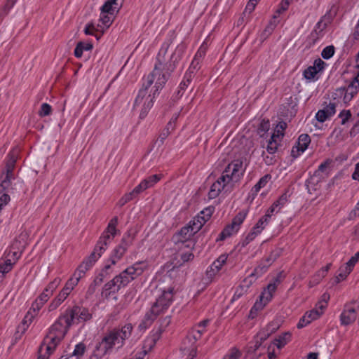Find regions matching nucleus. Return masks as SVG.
<instances>
[{
  "mask_svg": "<svg viewBox=\"0 0 359 359\" xmlns=\"http://www.w3.org/2000/svg\"><path fill=\"white\" fill-rule=\"evenodd\" d=\"M169 45L163 48L158 52L154 69L144 81L142 88L139 90L137 95L144 99L147 94L148 89L155 83L152 95H149L147 101L149 98H155L160 91L163 88L167 81L169 80L171 74L175 71L179 62L182 60L185 47L183 44L177 46L175 50L171 55L169 60L165 62V55L167 53Z\"/></svg>",
  "mask_w": 359,
  "mask_h": 359,
  "instance_id": "obj_1",
  "label": "nucleus"
},
{
  "mask_svg": "<svg viewBox=\"0 0 359 359\" xmlns=\"http://www.w3.org/2000/svg\"><path fill=\"white\" fill-rule=\"evenodd\" d=\"M174 293V287H170L167 290H163L150 310L146 313L140 327L146 328L150 326L159 315L164 313L172 304Z\"/></svg>",
  "mask_w": 359,
  "mask_h": 359,
  "instance_id": "obj_2",
  "label": "nucleus"
},
{
  "mask_svg": "<svg viewBox=\"0 0 359 359\" xmlns=\"http://www.w3.org/2000/svg\"><path fill=\"white\" fill-rule=\"evenodd\" d=\"M140 265V262H136L114 277L120 289L126 287L131 281L143 273L144 269Z\"/></svg>",
  "mask_w": 359,
  "mask_h": 359,
  "instance_id": "obj_3",
  "label": "nucleus"
},
{
  "mask_svg": "<svg viewBox=\"0 0 359 359\" xmlns=\"http://www.w3.org/2000/svg\"><path fill=\"white\" fill-rule=\"evenodd\" d=\"M191 222L189 224L183 226L178 232L174 234L172 236V241L175 243H188L185 246L187 248H194L195 243L191 241V238L200 230L199 227H194L191 226Z\"/></svg>",
  "mask_w": 359,
  "mask_h": 359,
  "instance_id": "obj_4",
  "label": "nucleus"
},
{
  "mask_svg": "<svg viewBox=\"0 0 359 359\" xmlns=\"http://www.w3.org/2000/svg\"><path fill=\"white\" fill-rule=\"evenodd\" d=\"M134 237L130 232L126 233L120 243L113 250L109 261L111 266L116 264L123 256L125 252L127 251L128 247L132 245Z\"/></svg>",
  "mask_w": 359,
  "mask_h": 359,
  "instance_id": "obj_5",
  "label": "nucleus"
},
{
  "mask_svg": "<svg viewBox=\"0 0 359 359\" xmlns=\"http://www.w3.org/2000/svg\"><path fill=\"white\" fill-rule=\"evenodd\" d=\"M65 312L72 325L88 321L93 317L88 309L78 305L67 308Z\"/></svg>",
  "mask_w": 359,
  "mask_h": 359,
  "instance_id": "obj_6",
  "label": "nucleus"
},
{
  "mask_svg": "<svg viewBox=\"0 0 359 359\" xmlns=\"http://www.w3.org/2000/svg\"><path fill=\"white\" fill-rule=\"evenodd\" d=\"M283 253V249L276 248L273 250L269 256L262 259L259 265L254 269V271L250 275V277L260 276L268 270L269 267L278 259Z\"/></svg>",
  "mask_w": 359,
  "mask_h": 359,
  "instance_id": "obj_7",
  "label": "nucleus"
},
{
  "mask_svg": "<svg viewBox=\"0 0 359 359\" xmlns=\"http://www.w3.org/2000/svg\"><path fill=\"white\" fill-rule=\"evenodd\" d=\"M69 319L65 311L59 316L54 324L50 326L48 333L64 339L69 329L72 325V322L68 320Z\"/></svg>",
  "mask_w": 359,
  "mask_h": 359,
  "instance_id": "obj_8",
  "label": "nucleus"
},
{
  "mask_svg": "<svg viewBox=\"0 0 359 359\" xmlns=\"http://www.w3.org/2000/svg\"><path fill=\"white\" fill-rule=\"evenodd\" d=\"M247 213L241 211L239 212L232 219L230 224L227 225L219 233V236L217 241H224L226 238L231 236L233 233L238 231L240 225L243 222Z\"/></svg>",
  "mask_w": 359,
  "mask_h": 359,
  "instance_id": "obj_9",
  "label": "nucleus"
},
{
  "mask_svg": "<svg viewBox=\"0 0 359 359\" xmlns=\"http://www.w3.org/2000/svg\"><path fill=\"white\" fill-rule=\"evenodd\" d=\"M355 302L347 303L344 305L343 311L340 315V323L341 325L347 326L352 324L358 316V311L353 306Z\"/></svg>",
  "mask_w": 359,
  "mask_h": 359,
  "instance_id": "obj_10",
  "label": "nucleus"
},
{
  "mask_svg": "<svg viewBox=\"0 0 359 359\" xmlns=\"http://www.w3.org/2000/svg\"><path fill=\"white\" fill-rule=\"evenodd\" d=\"M112 271H111V265L106 264L98 275L95 278L93 283L89 285L86 294L90 296L93 294L97 286H100L104 281V279L109 276Z\"/></svg>",
  "mask_w": 359,
  "mask_h": 359,
  "instance_id": "obj_11",
  "label": "nucleus"
},
{
  "mask_svg": "<svg viewBox=\"0 0 359 359\" xmlns=\"http://www.w3.org/2000/svg\"><path fill=\"white\" fill-rule=\"evenodd\" d=\"M62 339L63 338L48 333L39 346L40 352L43 350V346H46L45 349L47 353L51 354Z\"/></svg>",
  "mask_w": 359,
  "mask_h": 359,
  "instance_id": "obj_12",
  "label": "nucleus"
},
{
  "mask_svg": "<svg viewBox=\"0 0 359 359\" xmlns=\"http://www.w3.org/2000/svg\"><path fill=\"white\" fill-rule=\"evenodd\" d=\"M311 142V137L307 134H302L299 135L296 145L292 147V156L294 158L298 157L302 153H303L308 147Z\"/></svg>",
  "mask_w": 359,
  "mask_h": 359,
  "instance_id": "obj_13",
  "label": "nucleus"
},
{
  "mask_svg": "<svg viewBox=\"0 0 359 359\" xmlns=\"http://www.w3.org/2000/svg\"><path fill=\"white\" fill-rule=\"evenodd\" d=\"M243 161L241 159L233 160L224 169V172H229L231 177L236 182L239 180L241 176L243 175L244 170H242Z\"/></svg>",
  "mask_w": 359,
  "mask_h": 359,
  "instance_id": "obj_14",
  "label": "nucleus"
},
{
  "mask_svg": "<svg viewBox=\"0 0 359 359\" xmlns=\"http://www.w3.org/2000/svg\"><path fill=\"white\" fill-rule=\"evenodd\" d=\"M359 90V80L358 78H353L351 82L346 87V90L344 93L342 101L344 103H348Z\"/></svg>",
  "mask_w": 359,
  "mask_h": 359,
  "instance_id": "obj_15",
  "label": "nucleus"
},
{
  "mask_svg": "<svg viewBox=\"0 0 359 359\" xmlns=\"http://www.w3.org/2000/svg\"><path fill=\"white\" fill-rule=\"evenodd\" d=\"M336 104L335 103H329V104L325 106L322 109L318 111L316 114V119L323 123L327 118L333 116L336 112Z\"/></svg>",
  "mask_w": 359,
  "mask_h": 359,
  "instance_id": "obj_16",
  "label": "nucleus"
},
{
  "mask_svg": "<svg viewBox=\"0 0 359 359\" xmlns=\"http://www.w3.org/2000/svg\"><path fill=\"white\" fill-rule=\"evenodd\" d=\"M228 255H221L213 263L208 267L206 274L209 278H212L219 271L223 265L226 262Z\"/></svg>",
  "mask_w": 359,
  "mask_h": 359,
  "instance_id": "obj_17",
  "label": "nucleus"
},
{
  "mask_svg": "<svg viewBox=\"0 0 359 359\" xmlns=\"http://www.w3.org/2000/svg\"><path fill=\"white\" fill-rule=\"evenodd\" d=\"M118 224V217H114L109 222L107 228L103 231L100 237L111 241L117 233L116 225Z\"/></svg>",
  "mask_w": 359,
  "mask_h": 359,
  "instance_id": "obj_18",
  "label": "nucleus"
},
{
  "mask_svg": "<svg viewBox=\"0 0 359 359\" xmlns=\"http://www.w3.org/2000/svg\"><path fill=\"white\" fill-rule=\"evenodd\" d=\"M120 287L116 281L115 278L105 283L102 287V296L109 299L111 294H116L120 290Z\"/></svg>",
  "mask_w": 359,
  "mask_h": 359,
  "instance_id": "obj_19",
  "label": "nucleus"
},
{
  "mask_svg": "<svg viewBox=\"0 0 359 359\" xmlns=\"http://www.w3.org/2000/svg\"><path fill=\"white\" fill-rule=\"evenodd\" d=\"M29 311L27 314L25 316L24 319L22 320V323L18 326L17 330L15 333V339H19L21 338L22 335L25 334V332L27 331L29 323L32 322L33 316L29 315Z\"/></svg>",
  "mask_w": 359,
  "mask_h": 359,
  "instance_id": "obj_20",
  "label": "nucleus"
},
{
  "mask_svg": "<svg viewBox=\"0 0 359 359\" xmlns=\"http://www.w3.org/2000/svg\"><path fill=\"white\" fill-rule=\"evenodd\" d=\"M132 330L133 326L130 323L125 325L121 330H113V332L117 337L118 341H119V339L121 340V346L123 345V341L130 336Z\"/></svg>",
  "mask_w": 359,
  "mask_h": 359,
  "instance_id": "obj_21",
  "label": "nucleus"
},
{
  "mask_svg": "<svg viewBox=\"0 0 359 359\" xmlns=\"http://www.w3.org/2000/svg\"><path fill=\"white\" fill-rule=\"evenodd\" d=\"M271 178L269 175H266L261 177L257 183L252 188L250 192V196H252V199L257 196L260 189L265 187L268 180Z\"/></svg>",
  "mask_w": 359,
  "mask_h": 359,
  "instance_id": "obj_22",
  "label": "nucleus"
},
{
  "mask_svg": "<svg viewBox=\"0 0 359 359\" xmlns=\"http://www.w3.org/2000/svg\"><path fill=\"white\" fill-rule=\"evenodd\" d=\"M93 48V43L90 42L85 43L79 41L74 49V56L77 58L81 57L84 50H91Z\"/></svg>",
  "mask_w": 359,
  "mask_h": 359,
  "instance_id": "obj_23",
  "label": "nucleus"
},
{
  "mask_svg": "<svg viewBox=\"0 0 359 359\" xmlns=\"http://www.w3.org/2000/svg\"><path fill=\"white\" fill-rule=\"evenodd\" d=\"M265 293H262V294L260 295V299L259 301H257L255 304L253 305V306L251 308L250 311V313H249V318H251V319H253L255 318L257 315V312L260 310H262L264 306L266 305V304L267 302H266L264 300V294Z\"/></svg>",
  "mask_w": 359,
  "mask_h": 359,
  "instance_id": "obj_24",
  "label": "nucleus"
},
{
  "mask_svg": "<svg viewBox=\"0 0 359 359\" xmlns=\"http://www.w3.org/2000/svg\"><path fill=\"white\" fill-rule=\"evenodd\" d=\"M86 346L85 344H83V342L79 343L78 344H76L75 346V348H74L72 353L71 355H69V357L62 355L60 357V359H69V358H72V357H76V359H79L80 358H81L83 355V354L86 352Z\"/></svg>",
  "mask_w": 359,
  "mask_h": 359,
  "instance_id": "obj_25",
  "label": "nucleus"
},
{
  "mask_svg": "<svg viewBox=\"0 0 359 359\" xmlns=\"http://www.w3.org/2000/svg\"><path fill=\"white\" fill-rule=\"evenodd\" d=\"M0 183V194H7L10 195L13 192L14 188L13 187V180L1 177Z\"/></svg>",
  "mask_w": 359,
  "mask_h": 359,
  "instance_id": "obj_26",
  "label": "nucleus"
},
{
  "mask_svg": "<svg viewBox=\"0 0 359 359\" xmlns=\"http://www.w3.org/2000/svg\"><path fill=\"white\" fill-rule=\"evenodd\" d=\"M101 342L104 344V345L108 348V350H111L116 343L119 344L120 342L117 340V337L116 334L111 331L109 334L104 336Z\"/></svg>",
  "mask_w": 359,
  "mask_h": 359,
  "instance_id": "obj_27",
  "label": "nucleus"
},
{
  "mask_svg": "<svg viewBox=\"0 0 359 359\" xmlns=\"http://www.w3.org/2000/svg\"><path fill=\"white\" fill-rule=\"evenodd\" d=\"M18 151L17 149H13L8 153L5 168L14 170L18 158Z\"/></svg>",
  "mask_w": 359,
  "mask_h": 359,
  "instance_id": "obj_28",
  "label": "nucleus"
},
{
  "mask_svg": "<svg viewBox=\"0 0 359 359\" xmlns=\"http://www.w3.org/2000/svg\"><path fill=\"white\" fill-rule=\"evenodd\" d=\"M109 351L104 344L100 341L96 344L92 357L96 359H101Z\"/></svg>",
  "mask_w": 359,
  "mask_h": 359,
  "instance_id": "obj_29",
  "label": "nucleus"
},
{
  "mask_svg": "<svg viewBox=\"0 0 359 359\" xmlns=\"http://www.w3.org/2000/svg\"><path fill=\"white\" fill-rule=\"evenodd\" d=\"M117 0H107L100 10L102 13H109L110 15L114 14V11L116 8Z\"/></svg>",
  "mask_w": 359,
  "mask_h": 359,
  "instance_id": "obj_30",
  "label": "nucleus"
},
{
  "mask_svg": "<svg viewBox=\"0 0 359 359\" xmlns=\"http://www.w3.org/2000/svg\"><path fill=\"white\" fill-rule=\"evenodd\" d=\"M173 129L172 123L171 121H169L165 127V128L160 133L158 139L156 141V144H158V147H161L163 144L164 140L167 138V137L170 134V130Z\"/></svg>",
  "mask_w": 359,
  "mask_h": 359,
  "instance_id": "obj_31",
  "label": "nucleus"
},
{
  "mask_svg": "<svg viewBox=\"0 0 359 359\" xmlns=\"http://www.w3.org/2000/svg\"><path fill=\"white\" fill-rule=\"evenodd\" d=\"M224 188V184H219V182H214L210 187V189L208 192V197L210 199L215 198L217 197L221 191Z\"/></svg>",
  "mask_w": 359,
  "mask_h": 359,
  "instance_id": "obj_32",
  "label": "nucleus"
},
{
  "mask_svg": "<svg viewBox=\"0 0 359 359\" xmlns=\"http://www.w3.org/2000/svg\"><path fill=\"white\" fill-rule=\"evenodd\" d=\"M111 243L110 241L100 237L97 242L94 250L97 252L98 255L101 257L102 254L106 250L107 246Z\"/></svg>",
  "mask_w": 359,
  "mask_h": 359,
  "instance_id": "obj_33",
  "label": "nucleus"
},
{
  "mask_svg": "<svg viewBox=\"0 0 359 359\" xmlns=\"http://www.w3.org/2000/svg\"><path fill=\"white\" fill-rule=\"evenodd\" d=\"M69 294L65 292L64 290H62L57 297L51 303L50 306L51 309H55L59 305L62 304V302L65 301Z\"/></svg>",
  "mask_w": 359,
  "mask_h": 359,
  "instance_id": "obj_34",
  "label": "nucleus"
},
{
  "mask_svg": "<svg viewBox=\"0 0 359 359\" xmlns=\"http://www.w3.org/2000/svg\"><path fill=\"white\" fill-rule=\"evenodd\" d=\"M276 283H270L268 285L266 289L262 292L265 293L264 294V300L266 302H269L273 296V292H274L276 290Z\"/></svg>",
  "mask_w": 359,
  "mask_h": 359,
  "instance_id": "obj_35",
  "label": "nucleus"
},
{
  "mask_svg": "<svg viewBox=\"0 0 359 359\" xmlns=\"http://www.w3.org/2000/svg\"><path fill=\"white\" fill-rule=\"evenodd\" d=\"M200 69V63L192 60L189 69L185 73V77L189 80L190 78H194L197 70Z\"/></svg>",
  "mask_w": 359,
  "mask_h": 359,
  "instance_id": "obj_36",
  "label": "nucleus"
},
{
  "mask_svg": "<svg viewBox=\"0 0 359 359\" xmlns=\"http://www.w3.org/2000/svg\"><path fill=\"white\" fill-rule=\"evenodd\" d=\"M352 271L350 269V268H347L346 266H342L339 268V273L336 276V283H339L341 280H344L346 278L348 275Z\"/></svg>",
  "mask_w": 359,
  "mask_h": 359,
  "instance_id": "obj_37",
  "label": "nucleus"
},
{
  "mask_svg": "<svg viewBox=\"0 0 359 359\" xmlns=\"http://www.w3.org/2000/svg\"><path fill=\"white\" fill-rule=\"evenodd\" d=\"M291 334L290 332H285L283 334L280 335L278 339H276L277 348H283L288 341L291 339Z\"/></svg>",
  "mask_w": 359,
  "mask_h": 359,
  "instance_id": "obj_38",
  "label": "nucleus"
},
{
  "mask_svg": "<svg viewBox=\"0 0 359 359\" xmlns=\"http://www.w3.org/2000/svg\"><path fill=\"white\" fill-rule=\"evenodd\" d=\"M323 313V310H320L318 307L316 306L315 309L307 311L305 313L306 317L309 318L308 320H309L311 323L318 319Z\"/></svg>",
  "mask_w": 359,
  "mask_h": 359,
  "instance_id": "obj_39",
  "label": "nucleus"
},
{
  "mask_svg": "<svg viewBox=\"0 0 359 359\" xmlns=\"http://www.w3.org/2000/svg\"><path fill=\"white\" fill-rule=\"evenodd\" d=\"M269 128H270L269 121L262 119L257 128V133L259 135L260 137H262L269 130Z\"/></svg>",
  "mask_w": 359,
  "mask_h": 359,
  "instance_id": "obj_40",
  "label": "nucleus"
},
{
  "mask_svg": "<svg viewBox=\"0 0 359 359\" xmlns=\"http://www.w3.org/2000/svg\"><path fill=\"white\" fill-rule=\"evenodd\" d=\"M13 265V263L9 259L0 262V273H2V276L11 271Z\"/></svg>",
  "mask_w": 359,
  "mask_h": 359,
  "instance_id": "obj_41",
  "label": "nucleus"
},
{
  "mask_svg": "<svg viewBox=\"0 0 359 359\" xmlns=\"http://www.w3.org/2000/svg\"><path fill=\"white\" fill-rule=\"evenodd\" d=\"M79 280L80 279L78 278L76 276H74L69 278L66 283L62 290H64L65 292L69 294L71 291L74 289V287L78 284Z\"/></svg>",
  "mask_w": 359,
  "mask_h": 359,
  "instance_id": "obj_42",
  "label": "nucleus"
},
{
  "mask_svg": "<svg viewBox=\"0 0 359 359\" xmlns=\"http://www.w3.org/2000/svg\"><path fill=\"white\" fill-rule=\"evenodd\" d=\"M154 104V100L153 98H150L149 100H147L146 102L144 103V105L142 108V110L140 114V118L141 119L144 118L150 109L153 107Z\"/></svg>",
  "mask_w": 359,
  "mask_h": 359,
  "instance_id": "obj_43",
  "label": "nucleus"
},
{
  "mask_svg": "<svg viewBox=\"0 0 359 359\" xmlns=\"http://www.w3.org/2000/svg\"><path fill=\"white\" fill-rule=\"evenodd\" d=\"M277 149V140H275V135H271L270 140H269L266 150L269 154H273L276 152Z\"/></svg>",
  "mask_w": 359,
  "mask_h": 359,
  "instance_id": "obj_44",
  "label": "nucleus"
},
{
  "mask_svg": "<svg viewBox=\"0 0 359 359\" xmlns=\"http://www.w3.org/2000/svg\"><path fill=\"white\" fill-rule=\"evenodd\" d=\"M318 72L315 69L314 67L309 66L303 72L304 77L309 81H311L315 79L316 76Z\"/></svg>",
  "mask_w": 359,
  "mask_h": 359,
  "instance_id": "obj_45",
  "label": "nucleus"
},
{
  "mask_svg": "<svg viewBox=\"0 0 359 359\" xmlns=\"http://www.w3.org/2000/svg\"><path fill=\"white\" fill-rule=\"evenodd\" d=\"M102 27L99 25L95 27L93 23H88L84 28V33L86 35H93L95 34V32H100Z\"/></svg>",
  "mask_w": 359,
  "mask_h": 359,
  "instance_id": "obj_46",
  "label": "nucleus"
},
{
  "mask_svg": "<svg viewBox=\"0 0 359 359\" xmlns=\"http://www.w3.org/2000/svg\"><path fill=\"white\" fill-rule=\"evenodd\" d=\"M89 269L90 268L82 262L74 272V276L81 279Z\"/></svg>",
  "mask_w": 359,
  "mask_h": 359,
  "instance_id": "obj_47",
  "label": "nucleus"
},
{
  "mask_svg": "<svg viewBox=\"0 0 359 359\" xmlns=\"http://www.w3.org/2000/svg\"><path fill=\"white\" fill-rule=\"evenodd\" d=\"M334 47L333 46H326L321 52V56L325 60L331 58L334 53Z\"/></svg>",
  "mask_w": 359,
  "mask_h": 359,
  "instance_id": "obj_48",
  "label": "nucleus"
},
{
  "mask_svg": "<svg viewBox=\"0 0 359 359\" xmlns=\"http://www.w3.org/2000/svg\"><path fill=\"white\" fill-rule=\"evenodd\" d=\"M52 112V107L48 103H43L41 106L40 110L39 111V115L41 117L48 116Z\"/></svg>",
  "mask_w": 359,
  "mask_h": 359,
  "instance_id": "obj_49",
  "label": "nucleus"
},
{
  "mask_svg": "<svg viewBox=\"0 0 359 359\" xmlns=\"http://www.w3.org/2000/svg\"><path fill=\"white\" fill-rule=\"evenodd\" d=\"M241 355V352L238 349L233 348L224 355L223 359H239Z\"/></svg>",
  "mask_w": 359,
  "mask_h": 359,
  "instance_id": "obj_50",
  "label": "nucleus"
},
{
  "mask_svg": "<svg viewBox=\"0 0 359 359\" xmlns=\"http://www.w3.org/2000/svg\"><path fill=\"white\" fill-rule=\"evenodd\" d=\"M135 198V195L132 193V191H130L129 193L126 194L124 196H123L118 201L117 205L120 207H122L126 203L132 201Z\"/></svg>",
  "mask_w": 359,
  "mask_h": 359,
  "instance_id": "obj_51",
  "label": "nucleus"
},
{
  "mask_svg": "<svg viewBox=\"0 0 359 359\" xmlns=\"http://www.w3.org/2000/svg\"><path fill=\"white\" fill-rule=\"evenodd\" d=\"M346 90V87H341L337 88L332 94V97L334 100H337V102L342 100L344 93Z\"/></svg>",
  "mask_w": 359,
  "mask_h": 359,
  "instance_id": "obj_52",
  "label": "nucleus"
},
{
  "mask_svg": "<svg viewBox=\"0 0 359 359\" xmlns=\"http://www.w3.org/2000/svg\"><path fill=\"white\" fill-rule=\"evenodd\" d=\"M109 13H102L100 15V20L102 22L103 25L105 26L106 28H109L112 23L111 16L109 15Z\"/></svg>",
  "mask_w": 359,
  "mask_h": 359,
  "instance_id": "obj_53",
  "label": "nucleus"
},
{
  "mask_svg": "<svg viewBox=\"0 0 359 359\" xmlns=\"http://www.w3.org/2000/svg\"><path fill=\"white\" fill-rule=\"evenodd\" d=\"M205 53H206V48L204 47L203 45H202L199 48V49L198 50L196 53L195 54V56H194L193 60H194L195 62H198L199 63H201L202 59L205 55Z\"/></svg>",
  "mask_w": 359,
  "mask_h": 359,
  "instance_id": "obj_54",
  "label": "nucleus"
},
{
  "mask_svg": "<svg viewBox=\"0 0 359 359\" xmlns=\"http://www.w3.org/2000/svg\"><path fill=\"white\" fill-rule=\"evenodd\" d=\"M231 180H234V178L231 177L229 172H224V171L222 176H220L216 182H219V184H224L225 186Z\"/></svg>",
  "mask_w": 359,
  "mask_h": 359,
  "instance_id": "obj_55",
  "label": "nucleus"
},
{
  "mask_svg": "<svg viewBox=\"0 0 359 359\" xmlns=\"http://www.w3.org/2000/svg\"><path fill=\"white\" fill-rule=\"evenodd\" d=\"M255 231L253 232L252 230L246 236V237L240 243L242 247H245L248 245L251 241H252L257 236Z\"/></svg>",
  "mask_w": 359,
  "mask_h": 359,
  "instance_id": "obj_56",
  "label": "nucleus"
},
{
  "mask_svg": "<svg viewBox=\"0 0 359 359\" xmlns=\"http://www.w3.org/2000/svg\"><path fill=\"white\" fill-rule=\"evenodd\" d=\"M339 117L341 118V124L344 125L351 118V113L350 110H342Z\"/></svg>",
  "mask_w": 359,
  "mask_h": 359,
  "instance_id": "obj_57",
  "label": "nucleus"
},
{
  "mask_svg": "<svg viewBox=\"0 0 359 359\" xmlns=\"http://www.w3.org/2000/svg\"><path fill=\"white\" fill-rule=\"evenodd\" d=\"M60 278H55L52 282H50L48 285L46 287V292H48L49 293H53V292L57 287V286L60 283Z\"/></svg>",
  "mask_w": 359,
  "mask_h": 359,
  "instance_id": "obj_58",
  "label": "nucleus"
},
{
  "mask_svg": "<svg viewBox=\"0 0 359 359\" xmlns=\"http://www.w3.org/2000/svg\"><path fill=\"white\" fill-rule=\"evenodd\" d=\"M266 226V224L260 218L257 224L252 227V231L253 232L255 231L256 234L258 235L265 228Z\"/></svg>",
  "mask_w": 359,
  "mask_h": 359,
  "instance_id": "obj_59",
  "label": "nucleus"
},
{
  "mask_svg": "<svg viewBox=\"0 0 359 359\" xmlns=\"http://www.w3.org/2000/svg\"><path fill=\"white\" fill-rule=\"evenodd\" d=\"M325 65L323 60L318 58L314 60L313 65L311 67H314L318 72H320L324 69Z\"/></svg>",
  "mask_w": 359,
  "mask_h": 359,
  "instance_id": "obj_60",
  "label": "nucleus"
},
{
  "mask_svg": "<svg viewBox=\"0 0 359 359\" xmlns=\"http://www.w3.org/2000/svg\"><path fill=\"white\" fill-rule=\"evenodd\" d=\"M192 222L193 223H192V224H191V226H193L194 227H199L200 226V229H201V227L205 223V219L204 217L198 215L196 218H194V219L193 220Z\"/></svg>",
  "mask_w": 359,
  "mask_h": 359,
  "instance_id": "obj_61",
  "label": "nucleus"
},
{
  "mask_svg": "<svg viewBox=\"0 0 359 359\" xmlns=\"http://www.w3.org/2000/svg\"><path fill=\"white\" fill-rule=\"evenodd\" d=\"M287 193H284L283 194L278 200H276L274 203L275 204H277V207L279 208V210H280L284 205L285 204L287 203Z\"/></svg>",
  "mask_w": 359,
  "mask_h": 359,
  "instance_id": "obj_62",
  "label": "nucleus"
},
{
  "mask_svg": "<svg viewBox=\"0 0 359 359\" xmlns=\"http://www.w3.org/2000/svg\"><path fill=\"white\" fill-rule=\"evenodd\" d=\"M214 208L210 206L202 210L198 215L204 217L206 222L212 216Z\"/></svg>",
  "mask_w": 359,
  "mask_h": 359,
  "instance_id": "obj_63",
  "label": "nucleus"
},
{
  "mask_svg": "<svg viewBox=\"0 0 359 359\" xmlns=\"http://www.w3.org/2000/svg\"><path fill=\"white\" fill-rule=\"evenodd\" d=\"M322 298L323 299L318 302L316 305V306L318 307L320 310H324L327 307L329 295L327 294H323Z\"/></svg>",
  "mask_w": 359,
  "mask_h": 359,
  "instance_id": "obj_64",
  "label": "nucleus"
}]
</instances>
